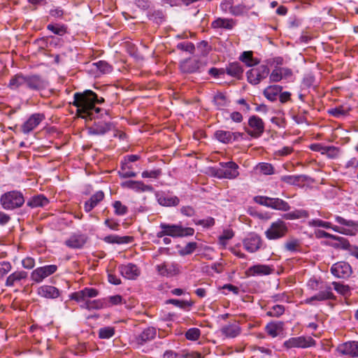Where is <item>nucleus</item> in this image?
<instances>
[{"mask_svg": "<svg viewBox=\"0 0 358 358\" xmlns=\"http://www.w3.org/2000/svg\"><path fill=\"white\" fill-rule=\"evenodd\" d=\"M103 102V97L98 98L95 92L87 90L83 92H76L71 103L77 108L78 117L92 120L95 117V115L101 111V108L95 107V104Z\"/></svg>", "mask_w": 358, "mask_h": 358, "instance_id": "f257e3e1", "label": "nucleus"}, {"mask_svg": "<svg viewBox=\"0 0 358 358\" xmlns=\"http://www.w3.org/2000/svg\"><path fill=\"white\" fill-rule=\"evenodd\" d=\"M335 220L338 224L344 227L333 225L331 222H325L319 219L313 220L309 222V225L315 227L331 229L334 231L346 236H353L358 234V222H355L352 220H346L338 215L335 217Z\"/></svg>", "mask_w": 358, "mask_h": 358, "instance_id": "f03ea898", "label": "nucleus"}, {"mask_svg": "<svg viewBox=\"0 0 358 358\" xmlns=\"http://www.w3.org/2000/svg\"><path fill=\"white\" fill-rule=\"evenodd\" d=\"M160 228L162 231L157 234L158 238L164 236H171L173 238H181L193 236L194 229L192 227H183L181 224H171L161 223Z\"/></svg>", "mask_w": 358, "mask_h": 358, "instance_id": "7ed1b4c3", "label": "nucleus"}, {"mask_svg": "<svg viewBox=\"0 0 358 358\" xmlns=\"http://www.w3.org/2000/svg\"><path fill=\"white\" fill-rule=\"evenodd\" d=\"M308 286L312 290H317L320 289V292L317 294L307 299L306 300V303H310L313 301H325L328 299H334L335 296L333 292H331V287L330 286L326 285L322 286L321 283L316 279H310L308 282Z\"/></svg>", "mask_w": 358, "mask_h": 358, "instance_id": "20e7f679", "label": "nucleus"}, {"mask_svg": "<svg viewBox=\"0 0 358 358\" xmlns=\"http://www.w3.org/2000/svg\"><path fill=\"white\" fill-rule=\"evenodd\" d=\"M0 203L5 210H14L24 204V199L22 192L13 190L3 194L0 198Z\"/></svg>", "mask_w": 358, "mask_h": 358, "instance_id": "39448f33", "label": "nucleus"}, {"mask_svg": "<svg viewBox=\"0 0 358 358\" xmlns=\"http://www.w3.org/2000/svg\"><path fill=\"white\" fill-rule=\"evenodd\" d=\"M238 166L234 162H220V167L215 170V176L218 178L234 179L239 175Z\"/></svg>", "mask_w": 358, "mask_h": 358, "instance_id": "423d86ee", "label": "nucleus"}, {"mask_svg": "<svg viewBox=\"0 0 358 358\" xmlns=\"http://www.w3.org/2000/svg\"><path fill=\"white\" fill-rule=\"evenodd\" d=\"M287 231L286 223L281 220H278L271 223L270 227L265 231V235L268 239L274 240L285 236Z\"/></svg>", "mask_w": 358, "mask_h": 358, "instance_id": "0eeeda50", "label": "nucleus"}, {"mask_svg": "<svg viewBox=\"0 0 358 358\" xmlns=\"http://www.w3.org/2000/svg\"><path fill=\"white\" fill-rule=\"evenodd\" d=\"M249 128L245 129L247 134L252 138H257L264 132L265 124L263 120L257 115H252L248 120Z\"/></svg>", "mask_w": 358, "mask_h": 358, "instance_id": "6e6552de", "label": "nucleus"}, {"mask_svg": "<svg viewBox=\"0 0 358 358\" xmlns=\"http://www.w3.org/2000/svg\"><path fill=\"white\" fill-rule=\"evenodd\" d=\"M269 73V69L266 65H261L247 72L248 80L252 85L259 84L266 78Z\"/></svg>", "mask_w": 358, "mask_h": 358, "instance_id": "1a4fd4ad", "label": "nucleus"}, {"mask_svg": "<svg viewBox=\"0 0 358 358\" xmlns=\"http://www.w3.org/2000/svg\"><path fill=\"white\" fill-rule=\"evenodd\" d=\"M315 345V341L310 336L292 337L284 343V346L288 349L293 348H306Z\"/></svg>", "mask_w": 358, "mask_h": 358, "instance_id": "9d476101", "label": "nucleus"}, {"mask_svg": "<svg viewBox=\"0 0 358 358\" xmlns=\"http://www.w3.org/2000/svg\"><path fill=\"white\" fill-rule=\"evenodd\" d=\"M57 270V266L54 264L41 266L34 269L31 274V278L36 282H41L45 278L55 273Z\"/></svg>", "mask_w": 358, "mask_h": 358, "instance_id": "9b49d317", "label": "nucleus"}, {"mask_svg": "<svg viewBox=\"0 0 358 358\" xmlns=\"http://www.w3.org/2000/svg\"><path fill=\"white\" fill-rule=\"evenodd\" d=\"M331 273L338 278H348L352 273L351 266L345 262H338L332 265Z\"/></svg>", "mask_w": 358, "mask_h": 358, "instance_id": "f8f14e48", "label": "nucleus"}, {"mask_svg": "<svg viewBox=\"0 0 358 358\" xmlns=\"http://www.w3.org/2000/svg\"><path fill=\"white\" fill-rule=\"evenodd\" d=\"M48 83L36 74L26 76V87L30 90L41 91L47 87Z\"/></svg>", "mask_w": 358, "mask_h": 358, "instance_id": "ddd939ff", "label": "nucleus"}, {"mask_svg": "<svg viewBox=\"0 0 358 358\" xmlns=\"http://www.w3.org/2000/svg\"><path fill=\"white\" fill-rule=\"evenodd\" d=\"M45 119L43 114L34 113L21 126V131L24 134L32 131Z\"/></svg>", "mask_w": 358, "mask_h": 358, "instance_id": "4468645a", "label": "nucleus"}, {"mask_svg": "<svg viewBox=\"0 0 358 358\" xmlns=\"http://www.w3.org/2000/svg\"><path fill=\"white\" fill-rule=\"evenodd\" d=\"M156 269L159 275L166 277L174 276L180 273L179 266L173 262H163L157 265Z\"/></svg>", "mask_w": 358, "mask_h": 358, "instance_id": "2eb2a0df", "label": "nucleus"}, {"mask_svg": "<svg viewBox=\"0 0 358 358\" xmlns=\"http://www.w3.org/2000/svg\"><path fill=\"white\" fill-rule=\"evenodd\" d=\"M337 351L339 354L348 355L350 357H358V341H350L338 346Z\"/></svg>", "mask_w": 358, "mask_h": 358, "instance_id": "dca6fc26", "label": "nucleus"}, {"mask_svg": "<svg viewBox=\"0 0 358 358\" xmlns=\"http://www.w3.org/2000/svg\"><path fill=\"white\" fill-rule=\"evenodd\" d=\"M28 277V273L24 271H17L9 275L6 280V287H15L21 285L23 281H25Z\"/></svg>", "mask_w": 358, "mask_h": 358, "instance_id": "f3484780", "label": "nucleus"}, {"mask_svg": "<svg viewBox=\"0 0 358 358\" xmlns=\"http://www.w3.org/2000/svg\"><path fill=\"white\" fill-rule=\"evenodd\" d=\"M262 245L261 238L254 234H250L243 240L244 248L249 252L257 251Z\"/></svg>", "mask_w": 358, "mask_h": 358, "instance_id": "a211bd4d", "label": "nucleus"}, {"mask_svg": "<svg viewBox=\"0 0 358 358\" xmlns=\"http://www.w3.org/2000/svg\"><path fill=\"white\" fill-rule=\"evenodd\" d=\"M220 331L222 336L224 337L227 338H234L241 334V328L237 322H234L222 327Z\"/></svg>", "mask_w": 358, "mask_h": 358, "instance_id": "6ab92c4d", "label": "nucleus"}, {"mask_svg": "<svg viewBox=\"0 0 358 358\" xmlns=\"http://www.w3.org/2000/svg\"><path fill=\"white\" fill-rule=\"evenodd\" d=\"M118 270L123 277L129 280H134L140 275V270L134 264L120 265Z\"/></svg>", "mask_w": 358, "mask_h": 358, "instance_id": "aec40b11", "label": "nucleus"}, {"mask_svg": "<svg viewBox=\"0 0 358 358\" xmlns=\"http://www.w3.org/2000/svg\"><path fill=\"white\" fill-rule=\"evenodd\" d=\"M156 334L157 331L154 327H148L135 338V342L138 345H143L147 342L153 340L156 336Z\"/></svg>", "mask_w": 358, "mask_h": 358, "instance_id": "412c9836", "label": "nucleus"}, {"mask_svg": "<svg viewBox=\"0 0 358 358\" xmlns=\"http://www.w3.org/2000/svg\"><path fill=\"white\" fill-rule=\"evenodd\" d=\"M87 237L85 234H73L65 241V244L71 248H80L87 242Z\"/></svg>", "mask_w": 358, "mask_h": 358, "instance_id": "4be33fe9", "label": "nucleus"}, {"mask_svg": "<svg viewBox=\"0 0 358 358\" xmlns=\"http://www.w3.org/2000/svg\"><path fill=\"white\" fill-rule=\"evenodd\" d=\"M236 24V20L232 18L217 17L212 22L211 27L213 29L222 28L227 30H231Z\"/></svg>", "mask_w": 358, "mask_h": 358, "instance_id": "5701e85b", "label": "nucleus"}, {"mask_svg": "<svg viewBox=\"0 0 358 358\" xmlns=\"http://www.w3.org/2000/svg\"><path fill=\"white\" fill-rule=\"evenodd\" d=\"M114 128L113 123L110 122H104L99 120L94 122V126L91 128L92 132L97 135H103Z\"/></svg>", "mask_w": 358, "mask_h": 358, "instance_id": "b1692460", "label": "nucleus"}, {"mask_svg": "<svg viewBox=\"0 0 358 358\" xmlns=\"http://www.w3.org/2000/svg\"><path fill=\"white\" fill-rule=\"evenodd\" d=\"M38 294L46 299H55L59 295V292L57 288L50 285H43L37 290Z\"/></svg>", "mask_w": 358, "mask_h": 358, "instance_id": "393cba45", "label": "nucleus"}, {"mask_svg": "<svg viewBox=\"0 0 358 358\" xmlns=\"http://www.w3.org/2000/svg\"><path fill=\"white\" fill-rule=\"evenodd\" d=\"M124 187L134 189L136 192H151L153 188L150 185H145L141 181L129 180L122 183Z\"/></svg>", "mask_w": 358, "mask_h": 358, "instance_id": "a878e982", "label": "nucleus"}, {"mask_svg": "<svg viewBox=\"0 0 358 358\" xmlns=\"http://www.w3.org/2000/svg\"><path fill=\"white\" fill-rule=\"evenodd\" d=\"M104 198V193L102 191H98L94 193L90 199L85 203L84 208L86 212H90L96 207Z\"/></svg>", "mask_w": 358, "mask_h": 358, "instance_id": "bb28decb", "label": "nucleus"}, {"mask_svg": "<svg viewBox=\"0 0 358 358\" xmlns=\"http://www.w3.org/2000/svg\"><path fill=\"white\" fill-rule=\"evenodd\" d=\"M271 271L272 269L268 266L258 264L250 267L246 271V275L248 276L268 275Z\"/></svg>", "mask_w": 358, "mask_h": 358, "instance_id": "cd10ccee", "label": "nucleus"}, {"mask_svg": "<svg viewBox=\"0 0 358 358\" xmlns=\"http://www.w3.org/2000/svg\"><path fill=\"white\" fill-rule=\"evenodd\" d=\"M23 85L26 86V75L18 73L10 78L8 87L11 90H16Z\"/></svg>", "mask_w": 358, "mask_h": 358, "instance_id": "c85d7f7f", "label": "nucleus"}, {"mask_svg": "<svg viewBox=\"0 0 358 358\" xmlns=\"http://www.w3.org/2000/svg\"><path fill=\"white\" fill-rule=\"evenodd\" d=\"M134 238L129 236H120L117 235H109L103 238V241L111 244H127L133 241Z\"/></svg>", "mask_w": 358, "mask_h": 358, "instance_id": "c756f323", "label": "nucleus"}, {"mask_svg": "<svg viewBox=\"0 0 358 358\" xmlns=\"http://www.w3.org/2000/svg\"><path fill=\"white\" fill-rule=\"evenodd\" d=\"M49 203V200L43 194H38L31 197L27 201V206L31 208L44 207Z\"/></svg>", "mask_w": 358, "mask_h": 358, "instance_id": "7c9ffc66", "label": "nucleus"}, {"mask_svg": "<svg viewBox=\"0 0 358 358\" xmlns=\"http://www.w3.org/2000/svg\"><path fill=\"white\" fill-rule=\"evenodd\" d=\"M180 66L183 73H192L199 69V62L194 59H187L182 62Z\"/></svg>", "mask_w": 358, "mask_h": 358, "instance_id": "2f4dec72", "label": "nucleus"}, {"mask_svg": "<svg viewBox=\"0 0 358 358\" xmlns=\"http://www.w3.org/2000/svg\"><path fill=\"white\" fill-rule=\"evenodd\" d=\"M283 326L284 323L282 322H270L266 324L265 330L269 336L275 338L282 331Z\"/></svg>", "mask_w": 358, "mask_h": 358, "instance_id": "473e14b6", "label": "nucleus"}, {"mask_svg": "<svg viewBox=\"0 0 358 358\" xmlns=\"http://www.w3.org/2000/svg\"><path fill=\"white\" fill-rule=\"evenodd\" d=\"M282 87L280 85H274L267 87L264 90V95L268 100L273 101L277 99L278 95L281 92Z\"/></svg>", "mask_w": 358, "mask_h": 358, "instance_id": "72a5a7b5", "label": "nucleus"}, {"mask_svg": "<svg viewBox=\"0 0 358 358\" xmlns=\"http://www.w3.org/2000/svg\"><path fill=\"white\" fill-rule=\"evenodd\" d=\"M268 208L282 211H287L290 209L288 203L279 198H271Z\"/></svg>", "mask_w": 358, "mask_h": 358, "instance_id": "f704fd0d", "label": "nucleus"}, {"mask_svg": "<svg viewBox=\"0 0 358 358\" xmlns=\"http://www.w3.org/2000/svg\"><path fill=\"white\" fill-rule=\"evenodd\" d=\"M227 73L231 76L240 78L243 73V69L238 62H234L229 64L226 68Z\"/></svg>", "mask_w": 358, "mask_h": 358, "instance_id": "c9c22d12", "label": "nucleus"}, {"mask_svg": "<svg viewBox=\"0 0 358 358\" xmlns=\"http://www.w3.org/2000/svg\"><path fill=\"white\" fill-rule=\"evenodd\" d=\"M106 303L102 299L97 300H86L83 305L81 306L82 308H85L88 310H98L101 309L106 307Z\"/></svg>", "mask_w": 358, "mask_h": 358, "instance_id": "e433bc0d", "label": "nucleus"}, {"mask_svg": "<svg viewBox=\"0 0 358 358\" xmlns=\"http://www.w3.org/2000/svg\"><path fill=\"white\" fill-rule=\"evenodd\" d=\"M240 59L248 66H253L259 63V60L253 57L252 51H245L240 57Z\"/></svg>", "mask_w": 358, "mask_h": 358, "instance_id": "4c0bfd02", "label": "nucleus"}, {"mask_svg": "<svg viewBox=\"0 0 358 358\" xmlns=\"http://www.w3.org/2000/svg\"><path fill=\"white\" fill-rule=\"evenodd\" d=\"M158 202L163 206H176L180 203V199L176 196H161L158 199Z\"/></svg>", "mask_w": 358, "mask_h": 358, "instance_id": "58836bf2", "label": "nucleus"}, {"mask_svg": "<svg viewBox=\"0 0 358 358\" xmlns=\"http://www.w3.org/2000/svg\"><path fill=\"white\" fill-rule=\"evenodd\" d=\"M213 102L217 109H222L227 107L229 103L227 96L221 92H218L215 95Z\"/></svg>", "mask_w": 358, "mask_h": 358, "instance_id": "ea45409f", "label": "nucleus"}, {"mask_svg": "<svg viewBox=\"0 0 358 358\" xmlns=\"http://www.w3.org/2000/svg\"><path fill=\"white\" fill-rule=\"evenodd\" d=\"M350 108L344 106H339L336 108H331L328 110V113L334 117L339 118L348 115Z\"/></svg>", "mask_w": 358, "mask_h": 358, "instance_id": "a19ab883", "label": "nucleus"}, {"mask_svg": "<svg viewBox=\"0 0 358 358\" xmlns=\"http://www.w3.org/2000/svg\"><path fill=\"white\" fill-rule=\"evenodd\" d=\"M308 217V213L305 210H296L283 215V218L285 220H296L300 218H306Z\"/></svg>", "mask_w": 358, "mask_h": 358, "instance_id": "79ce46f5", "label": "nucleus"}, {"mask_svg": "<svg viewBox=\"0 0 358 358\" xmlns=\"http://www.w3.org/2000/svg\"><path fill=\"white\" fill-rule=\"evenodd\" d=\"M215 138L223 143H229L232 141V132L218 130L215 133Z\"/></svg>", "mask_w": 358, "mask_h": 358, "instance_id": "37998d69", "label": "nucleus"}, {"mask_svg": "<svg viewBox=\"0 0 358 358\" xmlns=\"http://www.w3.org/2000/svg\"><path fill=\"white\" fill-rule=\"evenodd\" d=\"M280 180L287 184L295 185L301 181H304L306 180V176L302 175L284 176L281 177Z\"/></svg>", "mask_w": 358, "mask_h": 358, "instance_id": "c03bdc74", "label": "nucleus"}, {"mask_svg": "<svg viewBox=\"0 0 358 358\" xmlns=\"http://www.w3.org/2000/svg\"><path fill=\"white\" fill-rule=\"evenodd\" d=\"M115 334V328L113 327H106L99 330V337L102 339H108Z\"/></svg>", "mask_w": 358, "mask_h": 358, "instance_id": "a18cd8bd", "label": "nucleus"}, {"mask_svg": "<svg viewBox=\"0 0 358 358\" xmlns=\"http://www.w3.org/2000/svg\"><path fill=\"white\" fill-rule=\"evenodd\" d=\"M334 241H337L338 243L335 245V247L341 248L342 250H348L350 249L352 245H351L348 239L341 236H336Z\"/></svg>", "mask_w": 358, "mask_h": 358, "instance_id": "49530a36", "label": "nucleus"}, {"mask_svg": "<svg viewBox=\"0 0 358 358\" xmlns=\"http://www.w3.org/2000/svg\"><path fill=\"white\" fill-rule=\"evenodd\" d=\"M257 169L264 175H272L274 173L273 166L268 163H259Z\"/></svg>", "mask_w": 358, "mask_h": 358, "instance_id": "de8ad7c7", "label": "nucleus"}, {"mask_svg": "<svg viewBox=\"0 0 358 358\" xmlns=\"http://www.w3.org/2000/svg\"><path fill=\"white\" fill-rule=\"evenodd\" d=\"M285 312V308L282 305L273 306L270 310L266 313V315L270 317H278L281 316Z\"/></svg>", "mask_w": 358, "mask_h": 358, "instance_id": "09e8293b", "label": "nucleus"}, {"mask_svg": "<svg viewBox=\"0 0 358 358\" xmlns=\"http://www.w3.org/2000/svg\"><path fill=\"white\" fill-rule=\"evenodd\" d=\"M332 285L334 286V289L338 294L346 296L350 293V287L348 285H343L337 282H333Z\"/></svg>", "mask_w": 358, "mask_h": 358, "instance_id": "8fccbe9b", "label": "nucleus"}, {"mask_svg": "<svg viewBox=\"0 0 358 358\" xmlns=\"http://www.w3.org/2000/svg\"><path fill=\"white\" fill-rule=\"evenodd\" d=\"M249 7H247L245 5L242 3L236 6L233 5L231 14L234 16L242 15L244 13H246L249 10Z\"/></svg>", "mask_w": 358, "mask_h": 358, "instance_id": "3c124183", "label": "nucleus"}, {"mask_svg": "<svg viewBox=\"0 0 358 358\" xmlns=\"http://www.w3.org/2000/svg\"><path fill=\"white\" fill-rule=\"evenodd\" d=\"M201 331L198 328H191L185 333V338L189 341H196L199 338Z\"/></svg>", "mask_w": 358, "mask_h": 358, "instance_id": "603ef678", "label": "nucleus"}, {"mask_svg": "<svg viewBox=\"0 0 358 358\" xmlns=\"http://www.w3.org/2000/svg\"><path fill=\"white\" fill-rule=\"evenodd\" d=\"M113 208L115 209V213L117 215H124L127 211L128 208L126 206L123 205L121 201H116L113 204Z\"/></svg>", "mask_w": 358, "mask_h": 358, "instance_id": "864d4df0", "label": "nucleus"}, {"mask_svg": "<svg viewBox=\"0 0 358 358\" xmlns=\"http://www.w3.org/2000/svg\"><path fill=\"white\" fill-rule=\"evenodd\" d=\"M234 236V233L231 229L224 230L222 235H220L219 240L220 244L225 245L227 241L231 239Z\"/></svg>", "mask_w": 358, "mask_h": 358, "instance_id": "5fc2aeb1", "label": "nucleus"}, {"mask_svg": "<svg viewBox=\"0 0 358 358\" xmlns=\"http://www.w3.org/2000/svg\"><path fill=\"white\" fill-rule=\"evenodd\" d=\"M93 65L96 66L97 69L103 73H109L112 70L111 66L105 61H99L98 62L93 63Z\"/></svg>", "mask_w": 358, "mask_h": 358, "instance_id": "6e6d98bb", "label": "nucleus"}, {"mask_svg": "<svg viewBox=\"0 0 358 358\" xmlns=\"http://www.w3.org/2000/svg\"><path fill=\"white\" fill-rule=\"evenodd\" d=\"M194 222L196 225H201L203 227L209 228L215 224V219L211 217H208L206 219L194 220Z\"/></svg>", "mask_w": 358, "mask_h": 358, "instance_id": "4d7b16f0", "label": "nucleus"}, {"mask_svg": "<svg viewBox=\"0 0 358 358\" xmlns=\"http://www.w3.org/2000/svg\"><path fill=\"white\" fill-rule=\"evenodd\" d=\"M300 246V243L299 240L293 239L286 242L285 244V248L287 250L294 252L298 250Z\"/></svg>", "mask_w": 358, "mask_h": 358, "instance_id": "13d9d810", "label": "nucleus"}, {"mask_svg": "<svg viewBox=\"0 0 358 358\" xmlns=\"http://www.w3.org/2000/svg\"><path fill=\"white\" fill-rule=\"evenodd\" d=\"M197 244L195 242L188 243L181 250L180 254L187 255L192 254L196 248Z\"/></svg>", "mask_w": 358, "mask_h": 358, "instance_id": "bf43d9fd", "label": "nucleus"}, {"mask_svg": "<svg viewBox=\"0 0 358 358\" xmlns=\"http://www.w3.org/2000/svg\"><path fill=\"white\" fill-rule=\"evenodd\" d=\"M177 48L192 53L194 50V45L190 42H182L177 45Z\"/></svg>", "mask_w": 358, "mask_h": 358, "instance_id": "052dcab7", "label": "nucleus"}, {"mask_svg": "<svg viewBox=\"0 0 358 358\" xmlns=\"http://www.w3.org/2000/svg\"><path fill=\"white\" fill-rule=\"evenodd\" d=\"M339 150L334 146H326L325 153L327 156L330 159L336 158L338 155Z\"/></svg>", "mask_w": 358, "mask_h": 358, "instance_id": "680f3d73", "label": "nucleus"}, {"mask_svg": "<svg viewBox=\"0 0 358 358\" xmlns=\"http://www.w3.org/2000/svg\"><path fill=\"white\" fill-rule=\"evenodd\" d=\"M269 79L271 82L276 83L279 82L282 79V73L280 68L273 69L270 74Z\"/></svg>", "mask_w": 358, "mask_h": 358, "instance_id": "e2e57ef3", "label": "nucleus"}, {"mask_svg": "<svg viewBox=\"0 0 358 358\" xmlns=\"http://www.w3.org/2000/svg\"><path fill=\"white\" fill-rule=\"evenodd\" d=\"M233 5V0H223L220 3V8L224 13L229 12L231 13Z\"/></svg>", "mask_w": 358, "mask_h": 358, "instance_id": "0e129e2a", "label": "nucleus"}, {"mask_svg": "<svg viewBox=\"0 0 358 358\" xmlns=\"http://www.w3.org/2000/svg\"><path fill=\"white\" fill-rule=\"evenodd\" d=\"M48 29L57 35H63L66 33V29L63 26H57L54 24H48Z\"/></svg>", "mask_w": 358, "mask_h": 358, "instance_id": "69168bd1", "label": "nucleus"}, {"mask_svg": "<svg viewBox=\"0 0 358 358\" xmlns=\"http://www.w3.org/2000/svg\"><path fill=\"white\" fill-rule=\"evenodd\" d=\"M12 268L11 264L8 262H0V277L4 276Z\"/></svg>", "mask_w": 358, "mask_h": 358, "instance_id": "338daca9", "label": "nucleus"}, {"mask_svg": "<svg viewBox=\"0 0 358 358\" xmlns=\"http://www.w3.org/2000/svg\"><path fill=\"white\" fill-rule=\"evenodd\" d=\"M85 298H93L96 297L99 294L97 289L91 287H86L83 289Z\"/></svg>", "mask_w": 358, "mask_h": 358, "instance_id": "774afa93", "label": "nucleus"}]
</instances>
